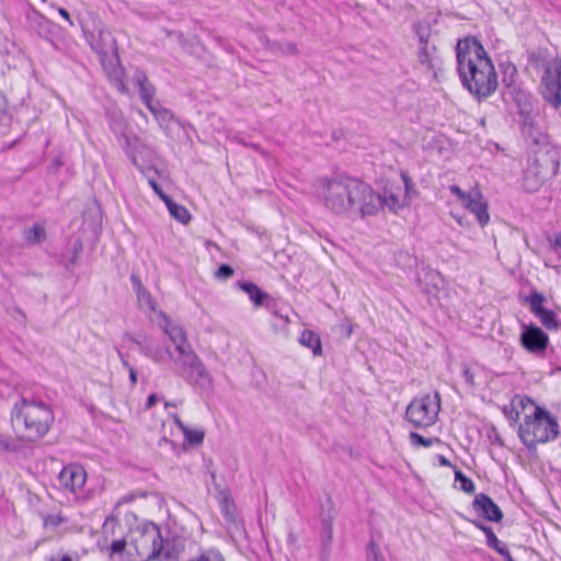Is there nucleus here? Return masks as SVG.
<instances>
[{"label":"nucleus","mask_w":561,"mask_h":561,"mask_svg":"<svg viewBox=\"0 0 561 561\" xmlns=\"http://www.w3.org/2000/svg\"><path fill=\"white\" fill-rule=\"evenodd\" d=\"M322 194L329 210L348 218L374 216L382 208L381 195L356 178L332 179Z\"/></svg>","instance_id":"nucleus-1"},{"label":"nucleus","mask_w":561,"mask_h":561,"mask_svg":"<svg viewBox=\"0 0 561 561\" xmlns=\"http://www.w3.org/2000/svg\"><path fill=\"white\" fill-rule=\"evenodd\" d=\"M457 70L463 87L478 99L492 95L497 88V75L483 46L471 38L457 44Z\"/></svg>","instance_id":"nucleus-2"},{"label":"nucleus","mask_w":561,"mask_h":561,"mask_svg":"<svg viewBox=\"0 0 561 561\" xmlns=\"http://www.w3.org/2000/svg\"><path fill=\"white\" fill-rule=\"evenodd\" d=\"M123 553L128 561L167 560L169 552L163 550V541L159 527L150 522L130 530L128 539L114 540L111 545V556Z\"/></svg>","instance_id":"nucleus-3"},{"label":"nucleus","mask_w":561,"mask_h":561,"mask_svg":"<svg viewBox=\"0 0 561 561\" xmlns=\"http://www.w3.org/2000/svg\"><path fill=\"white\" fill-rule=\"evenodd\" d=\"M13 422L23 439L34 442L46 435L54 422V414L44 402L23 399Z\"/></svg>","instance_id":"nucleus-4"},{"label":"nucleus","mask_w":561,"mask_h":561,"mask_svg":"<svg viewBox=\"0 0 561 561\" xmlns=\"http://www.w3.org/2000/svg\"><path fill=\"white\" fill-rule=\"evenodd\" d=\"M518 435L527 448L553 440L559 435V424L550 413L538 405L519 425Z\"/></svg>","instance_id":"nucleus-5"},{"label":"nucleus","mask_w":561,"mask_h":561,"mask_svg":"<svg viewBox=\"0 0 561 561\" xmlns=\"http://www.w3.org/2000/svg\"><path fill=\"white\" fill-rule=\"evenodd\" d=\"M440 410V397L438 392L425 394L413 399L407 408L405 417L415 427L432 426Z\"/></svg>","instance_id":"nucleus-6"},{"label":"nucleus","mask_w":561,"mask_h":561,"mask_svg":"<svg viewBox=\"0 0 561 561\" xmlns=\"http://www.w3.org/2000/svg\"><path fill=\"white\" fill-rule=\"evenodd\" d=\"M540 93L553 108L561 106V60L547 65L541 78Z\"/></svg>","instance_id":"nucleus-7"},{"label":"nucleus","mask_w":561,"mask_h":561,"mask_svg":"<svg viewBox=\"0 0 561 561\" xmlns=\"http://www.w3.org/2000/svg\"><path fill=\"white\" fill-rule=\"evenodd\" d=\"M87 42L91 48L102 55H106L115 48V39L112 33L100 22L93 24V28L82 25Z\"/></svg>","instance_id":"nucleus-8"},{"label":"nucleus","mask_w":561,"mask_h":561,"mask_svg":"<svg viewBox=\"0 0 561 561\" xmlns=\"http://www.w3.org/2000/svg\"><path fill=\"white\" fill-rule=\"evenodd\" d=\"M519 341L528 353L541 356L548 347L549 336L535 324H523Z\"/></svg>","instance_id":"nucleus-9"},{"label":"nucleus","mask_w":561,"mask_h":561,"mask_svg":"<svg viewBox=\"0 0 561 561\" xmlns=\"http://www.w3.org/2000/svg\"><path fill=\"white\" fill-rule=\"evenodd\" d=\"M545 297L538 291H533L526 302L530 311L540 320L541 324L548 330H557L560 325L554 311L543 307Z\"/></svg>","instance_id":"nucleus-10"},{"label":"nucleus","mask_w":561,"mask_h":561,"mask_svg":"<svg viewBox=\"0 0 561 561\" xmlns=\"http://www.w3.org/2000/svg\"><path fill=\"white\" fill-rule=\"evenodd\" d=\"M58 481L64 490L77 494L85 484L87 472L82 466L70 463L59 472Z\"/></svg>","instance_id":"nucleus-11"},{"label":"nucleus","mask_w":561,"mask_h":561,"mask_svg":"<svg viewBox=\"0 0 561 561\" xmlns=\"http://www.w3.org/2000/svg\"><path fill=\"white\" fill-rule=\"evenodd\" d=\"M178 373L186 382L201 389H208L213 385V378L199 357Z\"/></svg>","instance_id":"nucleus-12"},{"label":"nucleus","mask_w":561,"mask_h":561,"mask_svg":"<svg viewBox=\"0 0 561 561\" xmlns=\"http://www.w3.org/2000/svg\"><path fill=\"white\" fill-rule=\"evenodd\" d=\"M416 282L421 290L430 297H437L440 288L444 285L442 274L430 267H422L417 273Z\"/></svg>","instance_id":"nucleus-13"},{"label":"nucleus","mask_w":561,"mask_h":561,"mask_svg":"<svg viewBox=\"0 0 561 561\" xmlns=\"http://www.w3.org/2000/svg\"><path fill=\"white\" fill-rule=\"evenodd\" d=\"M472 507L481 517L490 522H500L503 518V514L499 505L484 493L476 495L472 502Z\"/></svg>","instance_id":"nucleus-14"},{"label":"nucleus","mask_w":561,"mask_h":561,"mask_svg":"<svg viewBox=\"0 0 561 561\" xmlns=\"http://www.w3.org/2000/svg\"><path fill=\"white\" fill-rule=\"evenodd\" d=\"M557 170L558 162L549 157H545L540 163L536 160L535 163L527 169V174H534L537 178L536 183L528 187V190H536L541 182L556 175Z\"/></svg>","instance_id":"nucleus-15"},{"label":"nucleus","mask_w":561,"mask_h":561,"mask_svg":"<svg viewBox=\"0 0 561 561\" xmlns=\"http://www.w3.org/2000/svg\"><path fill=\"white\" fill-rule=\"evenodd\" d=\"M159 317L162 319V323H160V327L164 331V333L169 336V339L172 341V343L175 346V350H178L179 346H186L190 343L187 342L186 333L183 327H181L178 323H174L171 321L167 314L159 310L158 311Z\"/></svg>","instance_id":"nucleus-16"},{"label":"nucleus","mask_w":561,"mask_h":561,"mask_svg":"<svg viewBox=\"0 0 561 561\" xmlns=\"http://www.w3.org/2000/svg\"><path fill=\"white\" fill-rule=\"evenodd\" d=\"M465 206L474 214L481 226H485L489 222L488 204L479 190H471V196Z\"/></svg>","instance_id":"nucleus-17"},{"label":"nucleus","mask_w":561,"mask_h":561,"mask_svg":"<svg viewBox=\"0 0 561 561\" xmlns=\"http://www.w3.org/2000/svg\"><path fill=\"white\" fill-rule=\"evenodd\" d=\"M130 282L133 285V289L136 293L139 308L145 311L156 312L157 311L156 301H154L153 297L151 296V294L142 285L140 277L133 274L130 276Z\"/></svg>","instance_id":"nucleus-18"},{"label":"nucleus","mask_w":561,"mask_h":561,"mask_svg":"<svg viewBox=\"0 0 561 561\" xmlns=\"http://www.w3.org/2000/svg\"><path fill=\"white\" fill-rule=\"evenodd\" d=\"M167 353L176 366L178 371L188 366L198 357V355L192 348L191 344L183 347L179 346L178 350H175V354L171 353L169 350H167Z\"/></svg>","instance_id":"nucleus-19"},{"label":"nucleus","mask_w":561,"mask_h":561,"mask_svg":"<svg viewBox=\"0 0 561 561\" xmlns=\"http://www.w3.org/2000/svg\"><path fill=\"white\" fill-rule=\"evenodd\" d=\"M522 133L534 144H541L546 140L545 133L537 125L536 119L528 115L522 118Z\"/></svg>","instance_id":"nucleus-20"},{"label":"nucleus","mask_w":561,"mask_h":561,"mask_svg":"<svg viewBox=\"0 0 561 561\" xmlns=\"http://www.w3.org/2000/svg\"><path fill=\"white\" fill-rule=\"evenodd\" d=\"M133 81L139 88L140 99L145 104L154 100L156 89L144 72L137 71L133 77Z\"/></svg>","instance_id":"nucleus-21"},{"label":"nucleus","mask_w":561,"mask_h":561,"mask_svg":"<svg viewBox=\"0 0 561 561\" xmlns=\"http://www.w3.org/2000/svg\"><path fill=\"white\" fill-rule=\"evenodd\" d=\"M173 422L181 430L184 435L185 442L190 445H201L204 440L205 433L203 430L187 427L179 417L178 414H172Z\"/></svg>","instance_id":"nucleus-22"},{"label":"nucleus","mask_w":561,"mask_h":561,"mask_svg":"<svg viewBox=\"0 0 561 561\" xmlns=\"http://www.w3.org/2000/svg\"><path fill=\"white\" fill-rule=\"evenodd\" d=\"M299 342L301 345L311 348L314 356H320L322 354L320 336L313 331L304 330L299 337Z\"/></svg>","instance_id":"nucleus-23"},{"label":"nucleus","mask_w":561,"mask_h":561,"mask_svg":"<svg viewBox=\"0 0 561 561\" xmlns=\"http://www.w3.org/2000/svg\"><path fill=\"white\" fill-rule=\"evenodd\" d=\"M514 101L516 106L518 107V114L520 118L531 115L533 112V103L530 100V95L523 91L517 90L514 95Z\"/></svg>","instance_id":"nucleus-24"},{"label":"nucleus","mask_w":561,"mask_h":561,"mask_svg":"<svg viewBox=\"0 0 561 561\" xmlns=\"http://www.w3.org/2000/svg\"><path fill=\"white\" fill-rule=\"evenodd\" d=\"M238 285L240 289L249 295V298L254 302L256 307L263 305L264 299L267 298V294L262 291L254 283L244 282L239 283Z\"/></svg>","instance_id":"nucleus-25"},{"label":"nucleus","mask_w":561,"mask_h":561,"mask_svg":"<svg viewBox=\"0 0 561 561\" xmlns=\"http://www.w3.org/2000/svg\"><path fill=\"white\" fill-rule=\"evenodd\" d=\"M164 204L168 207L170 215L178 221L187 224L191 220L188 210L184 206L174 203L171 197L165 201Z\"/></svg>","instance_id":"nucleus-26"},{"label":"nucleus","mask_w":561,"mask_h":561,"mask_svg":"<svg viewBox=\"0 0 561 561\" xmlns=\"http://www.w3.org/2000/svg\"><path fill=\"white\" fill-rule=\"evenodd\" d=\"M130 340L139 346L140 351L147 357L151 358L152 360H154L157 363H159L163 359L164 351L160 346L145 344V342L138 341L135 337H131Z\"/></svg>","instance_id":"nucleus-27"},{"label":"nucleus","mask_w":561,"mask_h":561,"mask_svg":"<svg viewBox=\"0 0 561 561\" xmlns=\"http://www.w3.org/2000/svg\"><path fill=\"white\" fill-rule=\"evenodd\" d=\"M119 137L122 139L121 146L123 147L124 151L129 157L133 164L136 165L137 168H139V164L137 162V157H136V147L139 142V139L136 137L131 138L126 134H124Z\"/></svg>","instance_id":"nucleus-28"},{"label":"nucleus","mask_w":561,"mask_h":561,"mask_svg":"<svg viewBox=\"0 0 561 561\" xmlns=\"http://www.w3.org/2000/svg\"><path fill=\"white\" fill-rule=\"evenodd\" d=\"M45 229L43 226L35 224L24 231V238L30 244L39 243L45 239Z\"/></svg>","instance_id":"nucleus-29"},{"label":"nucleus","mask_w":561,"mask_h":561,"mask_svg":"<svg viewBox=\"0 0 561 561\" xmlns=\"http://www.w3.org/2000/svg\"><path fill=\"white\" fill-rule=\"evenodd\" d=\"M486 543L490 548L494 549L501 556H503L506 561H513L510 550L503 542H501L497 539V537L495 536V534L493 531L491 534H489V536L486 537Z\"/></svg>","instance_id":"nucleus-30"},{"label":"nucleus","mask_w":561,"mask_h":561,"mask_svg":"<svg viewBox=\"0 0 561 561\" xmlns=\"http://www.w3.org/2000/svg\"><path fill=\"white\" fill-rule=\"evenodd\" d=\"M188 561H226L224 554L216 548L202 550L197 556Z\"/></svg>","instance_id":"nucleus-31"},{"label":"nucleus","mask_w":561,"mask_h":561,"mask_svg":"<svg viewBox=\"0 0 561 561\" xmlns=\"http://www.w3.org/2000/svg\"><path fill=\"white\" fill-rule=\"evenodd\" d=\"M455 480L459 482L460 489L467 493L472 494L476 490V485L471 479L466 477L459 469L455 468Z\"/></svg>","instance_id":"nucleus-32"},{"label":"nucleus","mask_w":561,"mask_h":561,"mask_svg":"<svg viewBox=\"0 0 561 561\" xmlns=\"http://www.w3.org/2000/svg\"><path fill=\"white\" fill-rule=\"evenodd\" d=\"M410 442H411V444L413 446H423V447H431L434 444H439L440 443L439 438H437V437H435V438H426V437L420 435L416 432H411L410 433Z\"/></svg>","instance_id":"nucleus-33"},{"label":"nucleus","mask_w":561,"mask_h":561,"mask_svg":"<svg viewBox=\"0 0 561 561\" xmlns=\"http://www.w3.org/2000/svg\"><path fill=\"white\" fill-rule=\"evenodd\" d=\"M110 128L117 136H122L125 134L127 123L121 114H114L110 122Z\"/></svg>","instance_id":"nucleus-34"},{"label":"nucleus","mask_w":561,"mask_h":561,"mask_svg":"<svg viewBox=\"0 0 561 561\" xmlns=\"http://www.w3.org/2000/svg\"><path fill=\"white\" fill-rule=\"evenodd\" d=\"M382 207L387 206L391 211L397 213L404 205L403 201L394 194L381 196Z\"/></svg>","instance_id":"nucleus-35"},{"label":"nucleus","mask_w":561,"mask_h":561,"mask_svg":"<svg viewBox=\"0 0 561 561\" xmlns=\"http://www.w3.org/2000/svg\"><path fill=\"white\" fill-rule=\"evenodd\" d=\"M65 522L66 518L59 513L49 514L44 517V526L47 528H56Z\"/></svg>","instance_id":"nucleus-36"},{"label":"nucleus","mask_w":561,"mask_h":561,"mask_svg":"<svg viewBox=\"0 0 561 561\" xmlns=\"http://www.w3.org/2000/svg\"><path fill=\"white\" fill-rule=\"evenodd\" d=\"M419 61L426 66L427 68H432V51L430 50L426 43L419 50Z\"/></svg>","instance_id":"nucleus-37"},{"label":"nucleus","mask_w":561,"mask_h":561,"mask_svg":"<svg viewBox=\"0 0 561 561\" xmlns=\"http://www.w3.org/2000/svg\"><path fill=\"white\" fill-rule=\"evenodd\" d=\"M367 561H383L380 549L374 540H370L368 545Z\"/></svg>","instance_id":"nucleus-38"},{"label":"nucleus","mask_w":561,"mask_h":561,"mask_svg":"<svg viewBox=\"0 0 561 561\" xmlns=\"http://www.w3.org/2000/svg\"><path fill=\"white\" fill-rule=\"evenodd\" d=\"M173 113L168 108L162 110L154 116L161 127H168L169 123L173 121Z\"/></svg>","instance_id":"nucleus-39"},{"label":"nucleus","mask_w":561,"mask_h":561,"mask_svg":"<svg viewBox=\"0 0 561 561\" xmlns=\"http://www.w3.org/2000/svg\"><path fill=\"white\" fill-rule=\"evenodd\" d=\"M449 191L458 197V199L465 205L466 202L469 199V197L471 196V191L470 192H463L458 185H450L449 186Z\"/></svg>","instance_id":"nucleus-40"},{"label":"nucleus","mask_w":561,"mask_h":561,"mask_svg":"<svg viewBox=\"0 0 561 561\" xmlns=\"http://www.w3.org/2000/svg\"><path fill=\"white\" fill-rule=\"evenodd\" d=\"M233 275V268L227 264H222L216 272V277L221 279H228Z\"/></svg>","instance_id":"nucleus-41"},{"label":"nucleus","mask_w":561,"mask_h":561,"mask_svg":"<svg viewBox=\"0 0 561 561\" xmlns=\"http://www.w3.org/2000/svg\"><path fill=\"white\" fill-rule=\"evenodd\" d=\"M119 356L123 357V355L119 353ZM123 366L128 370L129 374V380L133 386L137 383V371L136 369L124 358H122Z\"/></svg>","instance_id":"nucleus-42"},{"label":"nucleus","mask_w":561,"mask_h":561,"mask_svg":"<svg viewBox=\"0 0 561 561\" xmlns=\"http://www.w3.org/2000/svg\"><path fill=\"white\" fill-rule=\"evenodd\" d=\"M148 183L149 185L151 186V188L154 191V193L163 201H168L170 198V196H168L165 193H163L162 188L160 187V185L157 183L156 180L153 179H149L148 180Z\"/></svg>","instance_id":"nucleus-43"},{"label":"nucleus","mask_w":561,"mask_h":561,"mask_svg":"<svg viewBox=\"0 0 561 561\" xmlns=\"http://www.w3.org/2000/svg\"><path fill=\"white\" fill-rule=\"evenodd\" d=\"M146 106L151 112L153 116L158 115L162 110L165 107L161 105V103L157 100H152L151 102L147 103Z\"/></svg>","instance_id":"nucleus-44"},{"label":"nucleus","mask_w":561,"mask_h":561,"mask_svg":"<svg viewBox=\"0 0 561 561\" xmlns=\"http://www.w3.org/2000/svg\"><path fill=\"white\" fill-rule=\"evenodd\" d=\"M279 49L283 54L287 55H296L298 53L297 46L294 43H286L279 46Z\"/></svg>","instance_id":"nucleus-45"},{"label":"nucleus","mask_w":561,"mask_h":561,"mask_svg":"<svg viewBox=\"0 0 561 561\" xmlns=\"http://www.w3.org/2000/svg\"><path fill=\"white\" fill-rule=\"evenodd\" d=\"M462 377L465 379V381L469 385V386H473L474 385V375L473 373L470 370V368L468 367H463L462 369Z\"/></svg>","instance_id":"nucleus-46"},{"label":"nucleus","mask_w":561,"mask_h":561,"mask_svg":"<svg viewBox=\"0 0 561 561\" xmlns=\"http://www.w3.org/2000/svg\"><path fill=\"white\" fill-rule=\"evenodd\" d=\"M471 523L477 527L479 528L480 530H482L484 534H485V537L489 536V534H491L493 530L491 529V527L484 525L482 522L480 520H471Z\"/></svg>","instance_id":"nucleus-47"},{"label":"nucleus","mask_w":561,"mask_h":561,"mask_svg":"<svg viewBox=\"0 0 561 561\" xmlns=\"http://www.w3.org/2000/svg\"><path fill=\"white\" fill-rule=\"evenodd\" d=\"M11 448L10 438L0 434V450H8Z\"/></svg>","instance_id":"nucleus-48"},{"label":"nucleus","mask_w":561,"mask_h":561,"mask_svg":"<svg viewBox=\"0 0 561 561\" xmlns=\"http://www.w3.org/2000/svg\"><path fill=\"white\" fill-rule=\"evenodd\" d=\"M332 519H333L332 516H328V517H324L323 520H322L323 528L329 533V536H331Z\"/></svg>","instance_id":"nucleus-49"},{"label":"nucleus","mask_w":561,"mask_h":561,"mask_svg":"<svg viewBox=\"0 0 561 561\" xmlns=\"http://www.w3.org/2000/svg\"><path fill=\"white\" fill-rule=\"evenodd\" d=\"M58 13L69 23V25H71V26L73 25L70 14L66 9L59 8Z\"/></svg>","instance_id":"nucleus-50"},{"label":"nucleus","mask_w":561,"mask_h":561,"mask_svg":"<svg viewBox=\"0 0 561 561\" xmlns=\"http://www.w3.org/2000/svg\"><path fill=\"white\" fill-rule=\"evenodd\" d=\"M157 401H158L157 394H154V393L150 394L146 402V409H151L156 404Z\"/></svg>","instance_id":"nucleus-51"},{"label":"nucleus","mask_w":561,"mask_h":561,"mask_svg":"<svg viewBox=\"0 0 561 561\" xmlns=\"http://www.w3.org/2000/svg\"><path fill=\"white\" fill-rule=\"evenodd\" d=\"M437 460L439 462L440 466L443 467H453L451 462L449 459H447L445 456L443 455H438L437 456Z\"/></svg>","instance_id":"nucleus-52"},{"label":"nucleus","mask_w":561,"mask_h":561,"mask_svg":"<svg viewBox=\"0 0 561 561\" xmlns=\"http://www.w3.org/2000/svg\"><path fill=\"white\" fill-rule=\"evenodd\" d=\"M553 248L554 249H561V233H558L554 237Z\"/></svg>","instance_id":"nucleus-53"},{"label":"nucleus","mask_w":561,"mask_h":561,"mask_svg":"<svg viewBox=\"0 0 561 561\" xmlns=\"http://www.w3.org/2000/svg\"><path fill=\"white\" fill-rule=\"evenodd\" d=\"M225 516L227 519L233 520V515H232L231 510L228 504L226 505Z\"/></svg>","instance_id":"nucleus-54"},{"label":"nucleus","mask_w":561,"mask_h":561,"mask_svg":"<svg viewBox=\"0 0 561 561\" xmlns=\"http://www.w3.org/2000/svg\"><path fill=\"white\" fill-rule=\"evenodd\" d=\"M130 500H131V497H128V499H122L121 501H118V504H122V503H124V502H128V501H130Z\"/></svg>","instance_id":"nucleus-55"},{"label":"nucleus","mask_w":561,"mask_h":561,"mask_svg":"<svg viewBox=\"0 0 561 561\" xmlns=\"http://www.w3.org/2000/svg\"><path fill=\"white\" fill-rule=\"evenodd\" d=\"M172 404L169 402H165V408L171 407Z\"/></svg>","instance_id":"nucleus-56"},{"label":"nucleus","mask_w":561,"mask_h":561,"mask_svg":"<svg viewBox=\"0 0 561 561\" xmlns=\"http://www.w3.org/2000/svg\"><path fill=\"white\" fill-rule=\"evenodd\" d=\"M252 147H253L255 150H257V149H259V146H256V145H253Z\"/></svg>","instance_id":"nucleus-57"},{"label":"nucleus","mask_w":561,"mask_h":561,"mask_svg":"<svg viewBox=\"0 0 561 561\" xmlns=\"http://www.w3.org/2000/svg\"><path fill=\"white\" fill-rule=\"evenodd\" d=\"M289 539L294 541V536L290 534Z\"/></svg>","instance_id":"nucleus-58"}]
</instances>
